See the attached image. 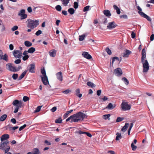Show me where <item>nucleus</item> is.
Masks as SVG:
<instances>
[{"instance_id": "4d7b16f0", "label": "nucleus", "mask_w": 154, "mask_h": 154, "mask_svg": "<svg viewBox=\"0 0 154 154\" xmlns=\"http://www.w3.org/2000/svg\"><path fill=\"white\" fill-rule=\"evenodd\" d=\"M21 60L20 59H17V60H16L14 61V63L16 64H18L20 63H21Z\"/></svg>"}, {"instance_id": "e2e57ef3", "label": "nucleus", "mask_w": 154, "mask_h": 154, "mask_svg": "<svg viewBox=\"0 0 154 154\" xmlns=\"http://www.w3.org/2000/svg\"><path fill=\"white\" fill-rule=\"evenodd\" d=\"M101 93V90H99L97 91V95L98 96L100 95Z\"/></svg>"}, {"instance_id": "5fc2aeb1", "label": "nucleus", "mask_w": 154, "mask_h": 154, "mask_svg": "<svg viewBox=\"0 0 154 154\" xmlns=\"http://www.w3.org/2000/svg\"><path fill=\"white\" fill-rule=\"evenodd\" d=\"M18 29V27L17 26H14L12 28L11 30L12 31H14Z\"/></svg>"}, {"instance_id": "603ef678", "label": "nucleus", "mask_w": 154, "mask_h": 154, "mask_svg": "<svg viewBox=\"0 0 154 154\" xmlns=\"http://www.w3.org/2000/svg\"><path fill=\"white\" fill-rule=\"evenodd\" d=\"M42 33V31L41 30H38L35 33V34L36 36H38Z\"/></svg>"}, {"instance_id": "b1692460", "label": "nucleus", "mask_w": 154, "mask_h": 154, "mask_svg": "<svg viewBox=\"0 0 154 154\" xmlns=\"http://www.w3.org/2000/svg\"><path fill=\"white\" fill-rule=\"evenodd\" d=\"M32 154H41L39 149L37 148H34L32 152Z\"/></svg>"}, {"instance_id": "f3484780", "label": "nucleus", "mask_w": 154, "mask_h": 154, "mask_svg": "<svg viewBox=\"0 0 154 154\" xmlns=\"http://www.w3.org/2000/svg\"><path fill=\"white\" fill-rule=\"evenodd\" d=\"M116 106V105H115V104H113L111 103H109L106 107V108L109 110H112L114 109L115 107Z\"/></svg>"}, {"instance_id": "0e129e2a", "label": "nucleus", "mask_w": 154, "mask_h": 154, "mask_svg": "<svg viewBox=\"0 0 154 154\" xmlns=\"http://www.w3.org/2000/svg\"><path fill=\"white\" fill-rule=\"evenodd\" d=\"M11 121L13 124H15L16 122V120L14 118L11 119Z\"/></svg>"}, {"instance_id": "338daca9", "label": "nucleus", "mask_w": 154, "mask_h": 154, "mask_svg": "<svg viewBox=\"0 0 154 154\" xmlns=\"http://www.w3.org/2000/svg\"><path fill=\"white\" fill-rule=\"evenodd\" d=\"M9 49L11 50H12L14 49V46L12 44H11L9 45Z\"/></svg>"}, {"instance_id": "ddd939ff", "label": "nucleus", "mask_w": 154, "mask_h": 154, "mask_svg": "<svg viewBox=\"0 0 154 154\" xmlns=\"http://www.w3.org/2000/svg\"><path fill=\"white\" fill-rule=\"evenodd\" d=\"M35 64L34 63L31 64L29 65H28V67L29 68V72L32 73H35Z\"/></svg>"}, {"instance_id": "1a4fd4ad", "label": "nucleus", "mask_w": 154, "mask_h": 154, "mask_svg": "<svg viewBox=\"0 0 154 154\" xmlns=\"http://www.w3.org/2000/svg\"><path fill=\"white\" fill-rule=\"evenodd\" d=\"M13 54L15 57L20 58L22 56V53L20 51L17 50L14 51Z\"/></svg>"}, {"instance_id": "c9c22d12", "label": "nucleus", "mask_w": 154, "mask_h": 154, "mask_svg": "<svg viewBox=\"0 0 154 154\" xmlns=\"http://www.w3.org/2000/svg\"><path fill=\"white\" fill-rule=\"evenodd\" d=\"M116 135L117 136L116 138V140H119V139H121L122 138L121 135L120 133H117L116 134Z\"/></svg>"}, {"instance_id": "e433bc0d", "label": "nucleus", "mask_w": 154, "mask_h": 154, "mask_svg": "<svg viewBox=\"0 0 154 154\" xmlns=\"http://www.w3.org/2000/svg\"><path fill=\"white\" fill-rule=\"evenodd\" d=\"M79 37V41H83L84 40L85 38V35L84 34H83L81 35H80Z\"/></svg>"}, {"instance_id": "a878e982", "label": "nucleus", "mask_w": 154, "mask_h": 154, "mask_svg": "<svg viewBox=\"0 0 154 154\" xmlns=\"http://www.w3.org/2000/svg\"><path fill=\"white\" fill-rule=\"evenodd\" d=\"M75 94L79 98H80L82 97V94H79L80 92L79 89L78 88L76 89L75 90Z\"/></svg>"}, {"instance_id": "c756f323", "label": "nucleus", "mask_w": 154, "mask_h": 154, "mask_svg": "<svg viewBox=\"0 0 154 154\" xmlns=\"http://www.w3.org/2000/svg\"><path fill=\"white\" fill-rule=\"evenodd\" d=\"M24 44L27 47H30L32 45V43L28 41H25L24 42Z\"/></svg>"}, {"instance_id": "69168bd1", "label": "nucleus", "mask_w": 154, "mask_h": 154, "mask_svg": "<svg viewBox=\"0 0 154 154\" xmlns=\"http://www.w3.org/2000/svg\"><path fill=\"white\" fill-rule=\"evenodd\" d=\"M85 134H86L87 136L89 137H92V135L89 132H85Z\"/></svg>"}, {"instance_id": "c03bdc74", "label": "nucleus", "mask_w": 154, "mask_h": 154, "mask_svg": "<svg viewBox=\"0 0 154 154\" xmlns=\"http://www.w3.org/2000/svg\"><path fill=\"white\" fill-rule=\"evenodd\" d=\"M124 119V118L123 117H118L116 120V122H119L123 120Z\"/></svg>"}, {"instance_id": "3c124183", "label": "nucleus", "mask_w": 154, "mask_h": 154, "mask_svg": "<svg viewBox=\"0 0 154 154\" xmlns=\"http://www.w3.org/2000/svg\"><path fill=\"white\" fill-rule=\"evenodd\" d=\"M71 92V90L69 89H67L65 91H63V93L66 94H67Z\"/></svg>"}, {"instance_id": "f257e3e1", "label": "nucleus", "mask_w": 154, "mask_h": 154, "mask_svg": "<svg viewBox=\"0 0 154 154\" xmlns=\"http://www.w3.org/2000/svg\"><path fill=\"white\" fill-rule=\"evenodd\" d=\"M74 122H77L80 120H83L84 119L87 117L86 115L81 112H79L76 114L72 115Z\"/></svg>"}, {"instance_id": "7c9ffc66", "label": "nucleus", "mask_w": 154, "mask_h": 154, "mask_svg": "<svg viewBox=\"0 0 154 154\" xmlns=\"http://www.w3.org/2000/svg\"><path fill=\"white\" fill-rule=\"evenodd\" d=\"M87 85L88 86L91 87L92 88H94L96 86V85L95 84L91 82H87Z\"/></svg>"}, {"instance_id": "37998d69", "label": "nucleus", "mask_w": 154, "mask_h": 154, "mask_svg": "<svg viewBox=\"0 0 154 154\" xmlns=\"http://www.w3.org/2000/svg\"><path fill=\"white\" fill-rule=\"evenodd\" d=\"M18 75L17 74L14 73L13 74L12 76V77L14 79L16 80L18 78Z\"/></svg>"}, {"instance_id": "052dcab7", "label": "nucleus", "mask_w": 154, "mask_h": 154, "mask_svg": "<svg viewBox=\"0 0 154 154\" xmlns=\"http://www.w3.org/2000/svg\"><path fill=\"white\" fill-rule=\"evenodd\" d=\"M25 10L24 9H22L19 12L18 14H25Z\"/></svg>"}, {"instance_id": "6e6552de", "label": "nucleus", "mask_w": 154, "mask_h": 154, "mask_svg": "<svg viewBox=\"0 0 154 154\" xmlns=\"http://www.w3.org/2000/svg\"><path fill=\"white\" fill-rule=\"evenodd\" d=\"M121 108L123 111H125L129 110L131 109V106L127 103L122 102L121 104Z\"/></svg>"}, {"instance_id": "7ed1b4c3", "label": "nucleus", "mask_w": 154, "mask_h": 154, "mask_svg": "<svg viewBox=\"0 0 154 154\" xmlns=\"http://www.w3.org/2000/svg\"><path fill=\"white\" fill-rule=\"evenodd\" d=\"M9 143V141L7 140L5 141H3L2 142H1L0 144V149L4 150L5 153L8 152L10 149V146L7 145Z\"/></svg>"}, {"instance_id": "423d86ee", "label": "nucleus", "mask_w": 154, "mask_h": 154, "mask_svg": "<svg viewBox=\"0 0 154 154\" xmlns=\"http://www.w3.org/2000/svg\"><path fill=\"white\" fill-rule=\"evenodd\" d=\"M6 65L8 66V69L9 70L13 72H17L22 68L20 66H19L17 68H16L15 67L12 66L11 63L7 64Z\"/></svg>"}, {"instance_id": "a18cd8bd", "label": "nucleus", "mask_w": 154, "mask_h": 154, "mask_svg": "<svg viewBox=\"0 0 154 154\" xmlns=\"http://www.w3.org/2000/svg\"><path fill=\"white\" fill-rule=\"evenodd\" d=\"M110 116V114H105L103 116V118L106 120L108 119Z\"/></svg>"}, {"instance_id": "72a5a7b5", "label": "nucleus", "mask_w": 154, "mask_h": 154, "mask_svg": "<svg viewBox=\"0 0 154 154\" xmlns=\"http://www.w3.org/2000/svg\"><path fill=\"white\" fill-rule=\"evenodd\" d=\"M18 15L19 16L21 17V20L25 19L27 17V15L25 14H18Z\"/></svg>"}, {"instance_id": "79ce46f5", "label": "nucleus", "mask_w": 154, "mask_h": 154, "mask_svg": "<svg viewBox=\"0 0 154 154\" xmlns=\"http://www.w3.org/2000/svg\"><path fill=\"white\" fill-rule=\"evenodd\" d=\"M42 106H37L36 108V110H35V112H39L41 110V107Z\"/></svg>"}, {"instance_id": "09e8293b", "label": "nucleus", "mask_w": 154, "mask_h": 154, "mask_svg": "<svg viewBox=\"0 0 154 154\" xmlns=\"http://www.w3.org/2000/svg\"><path fill=\"white\" fill-rule=\"evenodd\" d=\"M79 5L78 3L77 2H75L74 3L73 7L75 9L78 8Z\"/></svg>"}, {"instance_id": "393cba45", "label": "nucleus", "mask_w": 154, "mask_h": 154, "mask_svg": "<svg viewBox=\"0 0 154 154\" xmlns=\"http://www.w3.org/2000/svg\"><path fill=\"white\" fill-rule=\"evenodd\" d=\"M27 70H26L24 71L20 76L18 78V80H20L23 79L25 76L27 72Z\"/></svg>"}, {"instance_id": "49530a36", "label": "nucleus", "mask_w": 154, "mask_h": 154, "mask_svg": "<svg viewBox=\"0 0 154 154\" xmlns=\"http://www.w3.org/2000/svg\"><path fill=\"white\" fill-rule=\"evenodd\" d=\"M90 7V6L88 5L85 7L83 9V11L86 12L88 11L89 10Z\"/></svg>"}, {"instance_id": "6e6d98bb", "label": "nucleus", "mask_w": 154, "mask_h": 154, "mask_svg": "<svg viewBox=\"0 0 154 154\" xmlns=\"http://www.w3.org/2000/svg\"><path fill=\"white\" fill-rule=\"evenodd\" d=\"M26 126V124H24L23 125L21 126L19 128V131H21V130H23L25 128Z\"/></svg>"}, {"instance_id": "13d9d810", "label": "nucleus", "mask_w": 154, "mask_h": 154, "mask_svg": "<svg viewBox=\"0 0 154 154\" xmlns=\"http://www.w3.org/2000/svg\"><path fill=\"white\" fill-rule=\"evenodd\" d=\"M29 56L28 55L24 56L23 57V60L24 61H25L26 60L29 58Z\"/></svg>"}, {"instance_id": "4468645a", "label": "nucleus", "mask_w": 154, "mask_h": 154, "mask_svg": "<svg viewBox=\"0 0 154 154\" xmlns=\"http://www.w3.org/2000/svg\"><path fill=\"white\" fill-rule=\"evenodd\" d=\"M114 73L118 76H120L122 74V69L120 68L116 69L114 70Z\"/></svg>"}, {"instance_id": "412c9836", "label": "nucleus", "mask_w": 154, "mask_h": 154, "mask_svg": "<svg viewBox=\"0 0 154 154\" xmlns=\"http://www.w3.org/2000/svg\"><path fill=\"white\" fill-rule=\"evenodd\" d=\"M104 14L106 17H109L111 15L110 11L108 10H105L103 11Z\"/></svg>"}, {"instance_id": "9b49d317", "label": "nucleus", "mask_w": 154, "mask_h": 154, "mask_svg": "<svg viewBox=\"0 0 154 154\" xmlns=\"http://www.w3.org/2000/svg\"><path fill=\"white\" fill-rule=\"evenodd\" d=\"M138 13L142 17H144L149 22L151 21V18L143 12L138 11Z\"/></svg>"}, {"instance_id": "dca6fc26", "label": "nucleus", "mask_w": 154, "mask_h": 154, "mask_svg": "<svg viewBox=\"0 0 154 154\" xmlns=\"http://www.w3.org/2000/svg\"><path fill=\"white\" fill-rule=\"evenodd\" d=\"M82 55L84 57L88 59H90L92 58L91 56L87 52H83L82 53Z\"/></svg>"}, {"instance_id": "39448f33", "label": "nucleus", "mask_w": 154, "mask_h": 154, "mask_svg": "<svg viewBox=\"0 0 154 154\" xmlns=\"http://www.w3.org/2000/svg\"><path fill=\"white\" fill-rule=\"evenodd\" d=\"M41 73L43 75V77H41L42 80V82L45 85H47L49 84L48 78L46 75V71L44 68L41 69Z\"/></svg>"}, {"instance_id": "f03ea898", "label": "nucleus", "mask_w": 154, "mask_h": 154, "mask_svg": "<svg viewBox=\"0 0 154 154\" xmlns=\"http://www.w3.org/2000/svg\"><path fill=\"white\" fill-rule=\"evenodd\" d=\"M27 21H28V22L27 27L28 28H31V29H33L39 24V21L38 20H34L29 19Z\"/></svg>"}, {"instance_id": "bf43d9fd", "label": "nucleus", "mask_w": 154, "mask_h": 154, "mask_svg": "<svg viewBox=\"0 0 154 154\" xmlns=\"http://www.w3.org/2000/svg\"><path fill=\"white\" fill-rule=\"evenodd\" d=\"M57 109V107L56 106H54L51 109V111L52 112H54L56 111Z\"/></svg>"}, {"instance_id": "cd10ccee", "label": "nucleus", "mask_w": 154, "mask_h": 154, "mask_svg": "<svg viewBox=\"0 0 154 154\" xmlns=\"http://www.w3.org/2000/svg\"><path fill=\"white\" fill-rule=\"evenodd\" d=\"M7 117V115L6 114H5L2 115L0 117V121L3 122L5 121Z\"/></svg>"}, {"instance_id": "de8ad7c7", "label": "nucleus", "mask_w": 154, "mask_h": 154, "mask_svg": "<svg viewBox=\"0 0 154 154\" xmlns=\"http://www.w3.org/2000/svg\"><path fill=\"white\" fill-rule=\"evenodd\" d=\"M29 99V98L27 96H24L23 97V100L24 102H26Z\"/></svg>"}, {"instance_id": "0eeeda50", "label": "nucleus", "mask_w": 154, "mask_h": 154, "mask_svg": "<svg viewBox=\"0 0 154 154\" xmlns=\"http://www.w3.org/2000/svg\"><path fill=\"white\" fill-rule=\"evenodd\" d=\"M141 63L143 65V72H147L149 69V66L148 62L147 60H141Z\"/></svg>"}, {"instance_id": "2f4dec72", "label": "nucleus", "mask_w": 154, "mask_h": 154, "mask_svg": "<svg viewBox=\"0 0 154 154\" xmlns=\"http://www.w3.org/2000/svg\"><path fill=\"white\" fill-rule=\"evenodd\" d=\"M35 51V49L33 47H31L28 50V53L30 54L33 53Z\"/></svg>"}, {"instance_id": "774afa93", "label": "nucleus", "mask_w": 154, "mask_h": 154, "mask_svg": "<svg viewBox=\"0 0 154 154\" xmlns=\"http://www.w3.org/2000/svg\"><path fill=\"white\" fill-rule=\"evenodd\" d=\"M150 41H152L154 39V34H152L150 36Z\"/></svg>"}, {"instance_id": "9d476101", "label": "nucleus", "mask_w": 154, "mask_h": 154, "mask_svg": "<svg viewBox=\"0 0 154 154\" xmlns=\"http://www.w3.org/2000/svg\"><path fill=\"white\" fill-rule=\"evenodd\" d=\"M117 26V25L114 21H112L108 23L107 28L109 29H111L115 28Z\"/></svg>"}, {"instance_id": "473e14b6", "label": "nucleus", "mask_w": 154, "mask_h": 154, "mask_svg": "<svg viewBox=\"0 0 154 154\" xmlns=\"http://www.w3.org/2000/svg\"><path fill=\"white\" fill-rule=\"evenodd\" d=\"M75 10L72 8H70L68 10V12L71 14L72 15L74 13Z\"/></svg>"}, {"instance_id": "4be33fe9", "label": "nucleus", "mask_w": 154, "mask_h": 154, "mask_svg": "<svg viewBox=\"0 0 154 154\" xmlns=\"http://www.w3.org/2000/svg\"><path fill=\"white\" fill-rule=\"evenodd\" d=\"M51 51H50L49 52V54L50 56L51 57H54L55 56L56 53V51L54 49L52 50Z\"/></svg>"}, {"instance_id": "58836bf2", "label": "nucleus", "mask_w": 154, "mask_h": 154, "mask_svg": "<svg viewBox=\"0 0 154 154\" xmlns=\"http://www.w3.org/2000/svg\"><path fill=\"white\" fill-rule=\"evenodd\" d=\"M131 146L132 150L133 151L135 150L137 148V146L134 145L133 142L131 143Z\"/></svg>"}, {"instance_id": "a211bd4d", "label": "nucleus", "mask_w": 154, "mask_h": 154, "mask_svg": "<svg viewBox=\"0 0 154 154\" xmlns=\"http://www.w3.org/2000/svg\"><path fill=\"white\" fill-rule=\"evenodd\" d=\"M9 137V135L7 134H5L3 135L1 138V140L2 142H3L5 140H6L8 139Z\"/></svg>"}, {"instance_id": "6ab92c4d", "label": "nucleus", "mask_w": 154, "mask_h": 154, "mask_svg": "<svg viewBox=\"0 0 154 154\" xmlns=\"http://www.w3.org/2000/svg\"><path fill=\"white\" fill-rule=\"evenodd\" d=\"M146 51L145 49L143 48L142 49V57L141 58V60L143 61V60H144L146 59Z\"/></svg>"}, {"instance_id": "ea45409f", "label": "nucleus", "mask_w": 154, "mask_h": 154, "mask_svg": "<svg viewBox=\"0 0 154 154\" xmlns=\"http://www.w3.org/2000/svg\"><path fill=\"white\" fill-rule=\"evenodd\" d=\"M55 8L57 11H60L61 10L62 8L60 5H58L56 6Z\"/></svg>"}, {"instance_id": "c85d7f7f", "label": "nucleus", "mask_w": 154, "mask_h": 154, "mask_svg": "<svg viewBox=\"0 0 154 154\" xmlns=\"http://www.w3.org/2000/svg\"><path fill=\"white\" fill-rule=\"evenodd\" d=\"M73 118L72 115L66 119V122H68L69 121H70L69 122L70 123H72L73 122H74V121H73L74 120H73Z\"/></svg>"}, {"instance_id": "4c0bfd02", "label": "nucleus", "mask_w": 154, "mask_h": 154, "mask_svg": "<svg viewBox=\"0 0 154 154\" xmlns=\"http://www.w3.org/2000/svg\"><path fill=\"white\" fill-rule=\"evenodd\" d=\"M62 120L61 117L56 119L55 120V122L56 123L60 124L62 122Z\"/></svg>"}, {"instance_id": "aec40b11", "label": "nucleus", "mask_w": 154, "mask_h": 154, "mask_svg": "<svg viewBox=\"0 0 154 154\" xmlns=\"http://www.w3.org/2000/svg\"><path fill=\"white\" fill-rule=\"evenodd\" d=\"M131 53V52L129 50H126L124 53L123 57H128L129 55Z\"/></svg>"}, {"instance_id": "f704fd0d", "label": "nucleus", "mask_w": 154, "mask_h": 154, "mask_svg": "<svg viewBox=\"0 0 154 154\" xmlns=\"http://www.w3.org/2000/svg\"><path fill=\"white\" fill-rule=\"evenodd\" d=\"M122 80L123 81L126 85H127L128 84L129 81L125 77H123L122 79Z\"/></svg>"}, {"instance_id": "864d4df0", "label": "nucleus", "mask_w": 154, "mask_h": 154, "mask_svg": "<svg viewBox=\"0 0 154 154\" xmlns=\"http://www.w3.org/2000/svg\"><path fill=\"white\" fill-rule=\"evenodd\" d=\"M85 132L82 131L81 130H78L77 131L75 132L76 133L79 134H85Z\"/></svg>"}, {"instance_id": "20e7f679", "label": "nucleus", "mask_w": 154, "mask_h": 154, "mask_svg": "<svg viewBox=\"0 0 154 154\" xmlns=\"http://www.w3.org/2000/svg\"><path fill=\"white\" fill-rule=\"evenodd\" d=\"M22 104L23 102L21 100L19 101L17 100H15L13 101L12 104L16 107L14 112V113L17 112L19 108L22 107Z\"/></svg>"}, {"instance_id": "2eb2a0df", "label": "nucleus", "mask_w": 154, "mask_h": 154, "mask_svg": "<svg viewBox=\"0 0 154 154\" xmlns=\"http://www.w3.org/2000/svg\"><path fill=\"white\" fill-rule=\"evenodd\" d=\"M56 75L57 79L60 81H63V75L61 72H60L56 73Z\"/></svg>"}, {"instance_id": "680f3d73", "label": "nucleus", "mask_w": 154, "mask_h": 154, "mask_svg": "<svg viewBox=\"0 0 154 154\" xmlns=\"http://www.w3.org/2000/svg\"><path fill=\"white\" fill-rule=\"evenodd\" d=\"M27 11L29 13H31L32 11V9L31 7H29L27 8Z\"/></svg>"}, {"instance_id": "bb28decb", "label": "nucleus", "mask_w": 154, "mask_h": 154, "mask_svg": "<svg viewBox=\"0 0 154 154\" xmlns=\"http://www.w3.org/2000/svg\"><path fill=\"white\" fill-rule=\"evenodd\" d=\"M70 0H61L62 4L64 6H66L67 4L69 3Z\"/></svg>"}, {"instance_id": "f8f14e48", "label": "nucleus", "mask_w": 154, "mask_h": 154, "mask_svg": "<svg viewBox=\"0 0 154 154\" xmlns=\"http://www.w3.org/2000/svg\"><path fill=\"white\" fill-rule=\"evenodd\" d=\"M3 54L2 51L0 50V60L3 59L8 62V55L6 54H5L4 55H3Z\"/></svg>"}, {"instance_id": "5701e85b", "label": "nucleus", "mask_w": 154, "mask_h": 154, "mask_svg": "<svg viewBox=\"0 0 154 154\" xmlns=\"http://www.w3.org/2000/svg\"><path fill=\"white\" fill-rule=\"evenodd\" d=\"M129 124L128 123H126L125 124V125L122 127L121 129V131L123 132H125L127 130V129L128 127Z\"/></svg>"}, {"instance_id": "a19ab883", "label": "nucleus", "mask_w": 154, "mask_h": 154, "mask_svg": "<svg viewBox=\"0 0 154 154\" xmlns=\"http://www.w3.org/2000/svg\"><path fill=\"white\" fill-rule=\"evenodd\" d=\"M106 51L108 54L110 55L112 54L111 51L109 48H106Z\"/></svg>"}, {"instance_id": "8fccbe9b", "label": "nucleus", "mask_w": 154, "mask_h": 154, "mask_svg": "<svg viewBox=\"0 0 154 154\" xmlns=\"http://www.w3.org/2000/svg\"><path fill=\"white\" fill-rule=\"evenodd\" d=\"M121 18H124L125 19H127L128 18V16L126 14H123L121 15L120 16Z\"/></svg>"}]
</instances>
